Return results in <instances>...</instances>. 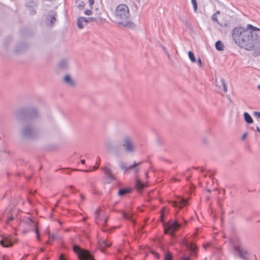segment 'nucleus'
Here are the masks:
<instances>
[{
  "mask_svg": "<svg viewBox=\"0 0 260 260\" xmlns=\"http://www.w3.org/2000/svg\"><path fill=\"white\" fill-rule=\"evenodd\" d=\"M25 115L26 121L20 130L21 137L27 140L38 138L41 135V131L36 122L39 115L38 110L36 108L27 109Z\"/></svg>",
  "mask_w": 260,
  "mask_h": 260,
  "instance_id": "f257e3e1",
  "label": "nucleus"
},
{
  "mask_svg": "<svg viewBox=\"0 0 260 260\" xmlns=\"http://www.w3.org/2000/svg\"><path fill=\"white\" fill-rule=\"evenodd\" d=\"M260 29L248 24L245 28V50L256 57L260 54Z\"/></svg>",
  "mask_w": 260,
  "mask_h": 260,
  "instance_id": "f03ea898",
  "label": "nucleus"
},
{
  "mask_svg": "<svg viewBox=\"0 0 260 260\" xmlns=\"http://www.w3.org/2000/svg\"><path fill=\"white\" fill-rule=\"evenodd\" d=\"M115 13V21L117 24L127 28L135 27L131 19L129 8L126 5L121 4L117 6Z\"/></svg>",
  "mask_w": 260,
  "mask_h": 260,
  "instance_id": "7ed1b4c3",
  "label": "nucleus"
},
{
  "mask_svg": "<svg viewBox=\"0 0 260 260\" xmlns=\"http://www.w3.org/2000/svg\"><path fill=\"white\" fill-rule=\"evenodd\" d=\"M121 146L124 152L133 154L136 151V146L133 137L129 135L124 136L121 141Z\"/></svg>",
  "mask_w": 260,
  "mask_h": 260,
  "instance_id": "20e7f679",
  "label": "nucleus"
},
{
  "mask_svg": "<svg viewBox=\"0 0 260 260\" xmlns=\"http://www.w3.org/2000/svg\"><path fill=\"white\" fill-rule=\"evenodd\" d=\"M231 243L233 247V253L236 257L242 259H244V252L242 242L238 238H233L231 239Z\"/></svg>",
  "mask_w": 260,
  "mask_h": 260,
  "instance_id": "39448f33",
  "label": "nucleus"
},
{
  "mask_svg": "<svg viewBox=\"0 0 260 260\" xmlns=\"http://www.w3.org/2000/svg\"><path fill=\"white\" fill-rule=\"evenodd\" d=\"M232 35L235 44L240 48H243L244 45V27L242 26L235 27L232 31Z\"/></svg>",
  "mask_w": 260,
  "mask_h": 260,
  "instance_id": "423d86ee",
  "label": "nucleus"
},
{
  "mask_svg": "<svg viewBox=\"0 0 260 260\" xmlns=\"http://www.w3.org/2000/svg\"><path fill=\"white\" fill-rule=\"evenodd\" d=\"M164 230L166 234H169L172 238L175 237V232L182 226L177 220H170L168 223L164 222Z\"/></svg>",
  "mask_w": 260,
  "mask_h": 260,
  "instance_id": "0eeeda50",
  "label": "nucleus"
},
{
  "mask_svg": "<svg viewBox=\"0 0 260 260\" xmlns=\"http://www.w3.org/2000/svg\"><path fill=\"white\" fill-rule=\"evenodd\" d=\"M73 251L80 260H95L93 256L88 251L81 248L77 245L73 246Z\"/></svg>",
  "mask_w": 260,
  "mask_h": 260,
  "instance_id": "6e6552de",
  "label": "nucleus"
},
{
  "mask_svg": "<svg viewBox=\"0 0 260 260\" xmlns=\"http://www.w3.org/2000/svg\"><path fill=\"white\" fill-rule=\"evenodd\" d=\"M95 222L102 226V231L104 232L107 230L104 229L103 227L106 226L108 219V216H106L105 212L101 209H98L94 212Z\"/></svg>",
  "mask_w": 260,
  "mask_h": 260,
  "instance_id": "1a4fd4ad",
  "label": "nucleus"
},
{
  "mask_svg": "<svg viewBox=\"0 0 260 260\" xmlns=\"http://www.w3.org/2000/svg\"><path fill=\"white\" fill-rule=\"evenodd\" d=\"M24 223L30 228L32 231H34L37 235V239L40 241L41 239L39 236V232L38 229V223L32 220L30 218H26L23 219Z\"/></svg>",
  "mask_w": 260,
  "mask_h": 260,
  "instance_id": "9d476101",
  "label": "nucleus"
},
{
  "mask_svg": "<svg viewBox=\"0 0 260 260\" xmlns=\"http://www.w3.org/2000/svg\"><path fill=\"white\" fill-rule=\"evenodd\" d=\"M56 17L57 14L55 11H50L45 19L46 25L50 27H53L57 21Z\"/></svg>",
  "mask_w": 260,
  "mask_h": 260,
  "instance_id": "9b49d317",
  "label": "nucleus"
},
{
  "mask_svg": "<svg viewBox=\"0 0 260 260\" xmlns=\"http://www.w3.org/2000/svg\"><path fill=\"white\" fill-rule=\"evenodd\" d=\"M171 204L173 207H179L181 209L188 205V201L181 196H178L176 201L171 202Z\"/></svg>",
  "mask_w": 260,
  "mask_h": 260,
  "instance_id": "f8f14e48",
  "label": "nucleus"
},
{
  "mask_svg": "<svg viewBox=\"0 0 260 260\" xmlns=\"http://www.w3.org/2000/svg\"><path fill=\"white\" fill-rule=\"evenodd\" d=\"M13 237L11 236H3L0 241L1 245L4 247H11L13 245Z\"/></svg>",
  "mask_w": 260,
  "mask_h": 260,
  "instance_id": "ddd939ff",
  "label": "nucleus"
},
{
  "mask_svg": "<svg viewBox=\"0 0 260 260\" xmlns=\"http://www.w3.org/2000/svg\"><path fill=\"white\" fill-rule=\"evenodd\" d=\"M26 6L31 15L35 14V9L37 7L36 0H26Z\"/></svg>",
  "mask_w": 260,
  "mask_h": 260,
  "instance_id": "4468645a",
  "label": "nucleus"
},
{
  "mask_svg": "<svg viewBox=\"0 0 260 260\" xmlns=\"http://www.w3.org/2000/svg\"><path fill=\"white\" fill-rule=\"evenodd\" d=\"M101 169L104 172L107 179L109 180V182L115 180V177L112 174L111 170L110 168L107 167H103Z\"/></svg>",
  "mask_w": 260,
  "mask_h": 260,
  "instance_id": "2eb2a0df",
  "label": "nucleus"
},
{
  "mask_svg": "<svg viewBox=\"0 0 260 260\" xmlns=\"http://www.w3.org/2000/svg\"><path fill=\"white\" fill-rule=\"evenodd\" d=\"M215 83L216 85L219 87L220 89H222V90L225 92L227 91V87L225 84V81L223 78H221L219 81H218L216 78L215 79Z\"/></svg>",
  "mask_w": 260,
  "mask_h": 260,
  "instance_id": "dca6fc26",
  "label": "nucleus"
},
{
  "mask_svg": "<svg viewBox=\"0 0 260 260\" xmlns=\"http://www.w3.org/2000/svg\"><path fill=\"white\" fill-rule=\"evenodd\" d=\"M77 26L80 28H83L85 25L88 24L86 17H80L78 18L77 22Z\"/></svg>",
  "mask_w": 260,
  "mask_h": 260,
  "instance_id": "f3484780",
  "label": "nucleus"
},
{
  "mask_svg": "<svg viewBox=\"0 0 260 260\" xmlns=\"http://www.w3.org/2000/svg\"><path fill=\"white\" fill-rule=\"evenodd\" d=\"M184 243L189 250L195 252L197 250V247L193 243L189 242L188 240H185Z\"/></svg>",
  "mask_w": 260,
  "mask_h": 260,
  "instance_id": "a211bd4d",
  "label": "nucleus"
},
{
  "mask_svg": "<svg viewBox=\"0 0 260 260\" xmlns=\"http://www.w3.org/2000/svg\"><path fill=\"white\" fill-rule=\"evenodd\" d=\"M63 82L68 85L73 87L75 85V81L69 75H66L63 78Z\"/></svg>",
  "mask_w": 260,
  "mask_h": 260,
  "instance_id": "6ab92c4d",
  "label": "nucleus"
},
{
  "mask_svg": "<svg viewBox=\"0 0 260 260\" xmlns=\"http://www.w3.org/2000/svg\"><path fill=\"white\" fill-rule=\"evenodd\" d=\"M147 185L146 183H143L139 179H136L135 186L139 191H141Z\"/></svg>",
  "mask_w": 260,
  "mask_h": 260,
  "instance_id": "aec40b11",
  "label": "nucleus"
},
{
  "mask_svg": "<svg viewBox=\"0 0 260 260\" xmlns=\"http://www.w3.org/2000/svg\"><path fill=\"white\" fill-rule=\"evenodd\" d=\"M99 244L101 250L102 252L104 251L105 248L109 247L111 244V243L106 240H102Z\"/></svg>",
  "mask_w": 260,
  "mask_h": 260,
  "instance_id": "412c9836",
  "label": "nucleus"
},
{
  "mask_svg": "<svg viewBox=\"0 0 260 260\" xmlns=\"http://www.w3.org/2000/svg\"><path fill=\"white\" fill-rule=\"evenodd\" d=\"M131 192V189L129 188H123L119 189L118 194L120 196H123L127 193H129Z\"/></svg>",
  "mask_w": 260,
  "mask_h": 260,
  "instance_id": "4be33fe9",
  "label": "nucleus"
},
{
  "mask_svg": "<svg viewBox=\"0 0 260 260\" xmlns=\"http://www.w3.org/2000/svg\"><path fill=\"white\" fill-rule=\"evenodd\" d=\"M123 218L125 219H128L131 220L132 222H134V219L133 218V214L131 213H126L124 211L121 212Z\"/></svg>",
  "mask_w": 260,
  "mask_h": 260,
  "instance_id": "5701e85b",
  "label": "nucleus"
},
{
  "mask_svg": "<svg viewBox=\"0 0 260 260\" xmlns=\"http://www.w3.org/2000/svg\"><path fill=\"white\" fill-rule=\"evenodd\" d=\"M215 48L218 51L224 50V45L221 41H217L215 43Z\"/></svg>",
  "mask_w": 260,
  "mask_h": 260,
  "instance_id": "b1692460",
  "label": "nucleus"
},
{
  "mask_svg": "<svg viewBox=\"0 0 260 260\" xmlns=\"http://www.w3.org/2000/svg\"><path fill=\"white\" fill-rule=\"evenodd\" d=\"M59 67L62 70H66L68 67V62L66 60H62L59 62Z\"/></svg>",
  "mask_w": 260,
  "mask_h": 260,
  "instance_id": "393cba45",
  "label": "nucleus"
},
{
  "mask_svg": "<svg viewBox=\"0 0 260 260\" xmlns=\"http://www.w3.org/2000/svg\"><path fill=\"white\" fill-rule=\"evenodd\" d=\"M245 121L247 123H252L253 122V119L251 116L246 112H245Z\"/></svg>",
  "mask_w": 260,
  "mask_h": 260,
  "instance_id": "a878e982",
  "label": "nucleus"
},
{
  "mask_svg": "<svg viewBox=\"0 0 260 260\" xmlns=\"http://www.w3.org/2000/svg\"><path fill=\"white\" fill-rule=\"evenodd\" d=\"M188 57H189V59H190V60L192 62H195L196 60V58L194 57V55L193 52L191 51H189L188 53Z\"/></svg>",
  "mask_w": 260,
  "mask_h": 260,
  "instance_id": "bb28decb",
  "label": "nucleus"
},
{
  "mask_svg": "<svg viewBox=\"0 0 260 260\" xmlns=\"http://www.w3.org/2000/svg\"><path fill=\"white\" fill-rule=\"evenodd\" d=\"M142 163V161L139 162H136V161L134 162L133 165H131L127 167L128 171L129 170H133L134 168H135V167H136V165H140Z\"/></svg>",
  "mask_w": 260,
  "mask_h": 260,
  "instance_id": "cd10ccee",
  "label": "nucleus"
},
{
  "mask_svg": "<svg viewBox=\"0 0 260 260\" xmlns=\"http://www.w3.org/2000/svg\"><path fill=\"white\" fill-rule=\"evenodd\" d=\"M165 260H173V257L171 253L170 252L165 253Z\"/></svg>",
  "mask_w": 260,
  "mask_h": 260,
  "instance_id": "c85d7f7f",
  "label": "nucleus"
},
{
  "mask_svg": "<svg viewBox=\"0 0 260 260\" xmlns=\"http://www.w3.org/2000/svg\"><path fill=\"white\" fill-rule=\"evenodd\" d=\"M49 240L46 242V244H50V242L51 241H52L53 240H54L56 239V236L55 235H54V234L50 235L49 233Z\"/></svg>",
  "mask_w": 260,
  "mask_h": 260,
  "instance_id": "c756f323",
  "label": "nucleus"
},
{
  "mask_svg": "<svg viewBox=\"0 0 260 260\" xmlns=\"http://www.w3.org/2000/svg\"><path fill=\"white\" fill-rule=\"evenodd\" d=\"M119 167L121 170L124 171V172L128 171L127 167H126L123 162H121L119 165Z\"/></svg>",
  "mask_w": 260,
  "mask_h": 260,
  "instance_id": "7c9ffc66",
  "label": "nucleus"
},
{
  "mask_svg": "<svg viewBox=\"0 0 260 260\" xmlns=\"http://www.w3.org/2000/svg\"><path fill=\"white\" fill-rule=\"evenodd\" d=\"M191 3L193 6V10L194 12H197V8H198V4L196 0H191Z\"/></svg>",
  "mask_w": 260,
  "mask_h": 260,
  "instance_id": "2f4dec72",
  "label": "nucleus"
},
{
  "mask_svg": "<svg viewBox=\"0 0 260 260\" xmlns=\"http://www.w3.org/2000/svg\"><path fill=\"white\" fill-rule=\"evenodd\" d=\"M85 3L83 2H80L77 5V8L79 10H82L84 8Z\"/></svg>",
  "mask_w": 260,
  "mask_h": 260,
  "instance_id": "473e14b6",
  "label": "nucleus"
},
{
  "mask_svg": "<svg viewBox=\"0 0 260 260\" xmlns=\"http://www.w3.org/2000/svg\"><path fill=\"white\" fill-rule=\"evenodd\" d=\"M212 19L213 21L215 22L216 23L219 24V22H218V20L217 19V16H216V14H213L212 15Z\"/></svg>",
  "mask_w": 260,
  "mask_h": 260,
  "instance_id": "72a5a7b5",
  "label": "nucleus"
},
{
  "mask_svg": "<svg viewBox=\"0 0 260 260\" xmlns=\"http://www.w3.org/2000/svg\"><path fill=\"white\" fill-rule=\"evenodd\" d=\"M86 19L87 20V23H88L89 22H92V21H94L95 22H97L96 19L95 18L92 17H87Z\"/></svg>",
  "mask_w": 260,
  "mask_h": 260,
  "instance_id": "f704fd0d",
  "label": "nucleus"
},
{
  "mask_svg": "<svg viewBox=\"0 0 260 260\" xmlns=\"http://www.w3.org/2000/svg\"><path fill=\"white\" fill-rule=\"evenodd\" d=\"M105 145L107 150H110L112 149V146L110 142H107Z\"/></svg>",
  "mask_w": 260,
  "mask_h": 260,
  "instance_id": "c9c22d12",
  "label": "nucleus"
},
{
  "mask_svg": "<svg viewBox=\"0 0 260 260\" xmlns=\"http://www.w3.org/2000/svg\"><path fill=\"white\" fill-rule=\"evenodd\" d=\"M59 260H69L63 253H61L59 256Z\"/></svg>",
  "mask_w": 260,
  "mask_h": 260,
  "instance_id": "e433bc0d",
  "label": "nucleus"
},
{
  "mask_svg": "<svg viewBox=\"0 0 260 260\" xmlns=\"http://www.w3.org/2000/svg\"><path fill=\"white\" fill-rule=\"evenodd\" d=\"M139 166L140 165H136V167H135V168H134L133 171L135 174H137L139 172V171H140Z\"/></svg>",
  "mask_w": 260,
  "mask_h": 260,
  "instance_id": "4c0bfd02",
  "label": "nucleus"
},
{
  "mask_svg": "<svg viewBox=\"0 0 260 260\" xmlns=\"http://www.w3.org/2000/svg\"><path fill=\"white\" fill-rule=\"evenodd\" d=\"M92 13V12L90 10H86L84 11V14L86 15H91Z\"/></svg>",
  "mask_w": 260,
  "mask_h": 260,
  "instance_id": "58836bf2",
  "label": "nucleus"
},
{
  "mask_svg": "<svg viewBox=\"0 0 260 260\" xmlns=\"http://www.w3.org/2000/svg\"><path fill=\"white\" fill-rule=\"evenodd\" d=\"M203 143L204 145H208L209 144V141L208 139L204 138L203 139Z\"/></svg>",
  "mask_w": 260,
  "mask_h": 260,
  "instance_id": "ea45409f",
  "label": "nucleus"
},
{
  "mask_svg": "<svg viewBox=\"0 0 260 260\" xmlns=\"http://www.w3.org/2000/svg\"><path fill=\"white\" fill-rule=\"evenodd\" d=\"M253 114L254 116H255L256 117L260 118V112H254L253 113Z\"/></svg>",
  "mask_w": 260,
  "mask_h": 260,
  "instance_id": "a19ab883",
  "label": "nucleus"
},
{
  "mask_svg": "<svg viewBox=\"0 0 260 260\" xmlns=\"http://www.w3.org/2000/svg\"><path fill=\"white\" fill-rule=\"evenodd\" d=\"M181 260H190V258L189 256H183L181 257Z\"/></svg>",
  "mask_w": 260,
  "mask_h": 260,
  "instance_id": "79ce46f5",
  "label": "nucleus"
},
{
  "mask_svg": "<svg viewBox=\"0 0 260 260\" xmlns=\"http://www.w3.org/2000/svg\"><path fill=\"white\" fill-rule=\"evenodd\" d=\"M96 166H94L92 167V170L94 171L97 170L99 168V164L96 162Z\"/></svg>",
  "mask_w": 260,
  "mask_h": 260,
  "instance_id": "37998d69",
  "label": "nucleus"
},
{
  "mask_svg": "<svg viewBox=\"0 0 260 260\" xmlns=\"http://www.w3.org/2000/svg\"><path fill=\"white\" fill-rule=\"evenodd\" d=\"M7 222L8 223L9 221H12L14 219V217L13 216H10L8 218Z\"/></svg>",
  "mask_w": 260,
  "mask_h": 260,
  "instance_id": "c03bdc74",
  "label": "nucleus"
},
{
  "mask_svg": "<svg viewBox=\"0 0 260 260\" xmlns=\"http://www.w3.org/2000/svg\"><path fill=\"white\" fill-rule=\"evenodd\" d=\"M198 62L199 65L201 67H202L203 65H202V60H201V58H199L198 59Z\"/></svg>",
  "mask_w": 260,
  "mask_h": 260,
  "instance_id": "a18cd8bd",
  "label": "nucleus"
},
{
  "mask_svg": "<svg viewBox=\"0 0 260 260\" xmlns=\"http://www.w3.org/2000/svg\"><path fill=\"white\" fill-rule=\"evenodd\" d=\"M248 252L245 250V257H244L245 260L246 259V257L248 256Z\"/></svg>",
  "mask_w": 260,
  "mask_h": 260,
  "instance_id": "49530a36",
  "label": "nucleus"
},
{
  "mask_svg": "<svg viewBox=\"0 0 260 260\" xmlns=\"http://www.w3.org/2000/svg\"><path fill=\"white\" fill-rule=\"evenodd\" d=\"M89 3L90 5H92L94 3V1L93 0H89Z\"/></svg>",
  "mask_w": 260,
  "mask_h": 260,
  "instance_id": "de8ad7c7",
  "label": "nucleus"
},
{
  "mask_svg": "<svg viewBox=\"0 0 260 260\" xmlns=\"http://www.w3.org/2000/svg\"><path fill=\"white\" fill-rule=\"evenodd\" d=\"M81 171L84 172H89L91 171V170H81Z\"/></svg>",
  "mask_w": 260,
  "mask_h": 260,
  "instance_id": "09e8293b",
  "label": "nucleus"
},
{
  "mask_svg": "<svg viewBox=\"0 0 260 260\" xmlns=\"http://www.w3.org/2000/svg\"><path fill=\"white\" fill-rule=\"evenodd\" d=\"M160 217H161V219L162 220V221L164 222V214H161Z\"/></svg>",
  "mask_w": 260,
  "mask_h": 260,
  "instance_id": "8fccbe9b",
  "label": "nucleus"
},
{
  "mask_svg": "<svg viewBox=\"0 0 260 260\" xmlns=\"http://www.w3.org/2000/svg\"><path fill=\"white\" fill-rule=\"evenodd\" d=\"M81 162L82 164H84L85 163V160L84 159H82L81 160Z\"/></svg>",
  "mask_w": 260,
  "mask_h": 260,
  "instance_id": "3c124183",
  "label": "nucleus"
},
{
  "mask_svg": "<svg viewBox=\"0 0 260 260\" xmlns=\"http://www.w3.org/2000/svg\"><path fill=\"white\" fill-rule=\"evenodd\" d=\"M256 131L260 133V128H259V127H256Z\"/></svg>",
  "mask_w": 260,
  "mask_h": 260,
  "instance_id": "603ef678",
  "label": "nucleus"
},
{
  "mask_svg": "<svg viewBox=\"0 0 260 260\" xmlns=\"http://www.w3.org/2000/svg\"><path fill=\"white\" fill-rule=\"evenodd\" d=\"M80 197H81V198L82 200H84V196L83 194H81L80 195Z\"/></svg>",
  "mask_w": 260,
  "mask_h": 260,
  "instance_id": "864d4df0",
  "label": "nucleus"
},
{
  "mask_svg": "<svg viewBox=\"0 0 260 260\" xmlns=\"http://www.w3.org/2000/svg\"><path fill=\"white\" fill-rule=\"evenodd\" d=\"M15 51H16V52H19L20 50H19V49H18V47H17V48H16V50H15Z\"/></svg>",
  "mask_w": 260,
  "mask_h": 260,
  "instance_id": "5fc2aeb1",
  "label": "nucleus"
},
{
  "mask_svg": "<svg viewBox=\"0 0 260 260\" xmlns=\"http://www.w3.org/2000/svg\"><path fill=\"white\" fill-rule=\"evenodd\" d=\"M241 140H242V141H244V134H243L242 135V136H241Z\"/></svg>",
  "mask_w": 260,
  "mask_h": 260,
  "instance_id": "6e6d98bb",
  "label": "nucleus"
},
{
  "mask_svg": "<svg viewBox=\"0 0 260 260\" xmlns=\"http://www.w3.org/2000/svg\"><path fill=\"white\" fill-rule=\"evenodd\" d=\"M215 14H216V15L217 14H220V11H216V12Z\"/></svg>",
  "mask_w": 260,
  "mask_h": 260,
  "instance_id": "4d7b16f0",
  "label": "nucleus"
},
{
  "mask_svg": "<svg viewBox=\"0 0 260 260\" xmlns=\"http://www.w3.org/2000/svg\"><path fill=\"white\" fill-rule=\"evenodd\" d=\"M40 251H42V252H43L44 251V248H41L40 249Z\"/></svg>",
  "mask_w": 260,
  "mask_h": 260,
  "instance_id": "13d9d810",
  "label": "nucleus"
},
{
  "mask_svg": "<svg viewBox=\"0 0 260 260\" xmlns=\"http://www.w3.org/2000/svg\"><path fill=\"white\" fill-rule=\"evenodd\" d=\"M155 254L156 255V256L158 258L159 257V254L158 253H155Z\"/></svg>",
  "mask_w": 260,
  "mask_h": 260,
  "instance_id": "bf43d9fd",
  "label": "nucleus"
},
{
  "mask_svg": "<svg viewBox=\"0 0 260 260\" xmlns=\"http://www.w3.org/2000/svg\"><path fill=\"white\" fill-rule=\"evenodd\" d=\"M69 187L71 188V189H73L74 188V186H70Z\"/></svg>",
  "mask_w": 260,
  "mask_h": 260,
  "instance_id": "052dcab7",
  "label": "nucleus"
},
{
  "mask_svg": "<svg viewBox=\"0 0 260 260\" xmlns=\"http://www.w3.org/2000/svg\"><path fill=\"white\" fill-rule=\"evenodd\" d=\"M204 169L203 168L201 170V172H204Z\"/></svg>",
  "mask_w": 260,
  "mask_h": 260,
  "instance_id": "680f3d73",
  "label": "nucleus"
},
{
  "mask_svg": "<svg viewBox=\"0 0 260 260\" xmlns=\"http://www.w3.org/2000/svg\"><path fill=\"white\" fill-rule=\"evenodd\" d=\"M207 191H208L209 192H211L210 190V189H208L207 190Z\"/></svg>",
  "mask_w": 260,
  "mask_h": 260,
  "instance_id": "e2e57ef3",
  "label": "nucleus"
},
{
  "mask_svg": "<svg viewBox=\"0 0 260 260\" xmlns=\"http://www.w3.org/2000/svg\"><path fill=\"white\" fill-rule=\"evenodd\" d=\"M145 175H146V177H147V176H148V173H145Z\"/></svg>",
  "mask_w": 260,
  "mask_h": 260,
  "instance_id": "0e129e2a",
  "label": "nucleus"
},
{
  "mask_svg": "<svg viewBox=\"0 0 260 260\" xmlns=\"http://www.w3.org/2000/svg\"><path fill=\"white\" fill-rule=\"evenodd\" d=\"M192 168L194 169H196V170L198 169V168H196V167H192Z\"/></svg>",
  "mask_w": 260,
  "mask_h": 260,
  "instance_id": "69168bd1",
  "label": "nucleus"
},
{
  "mask_svg": "<svg viewBox=\"0 0 260 260\" xmlns=\"http://www.w3.org/2000/svg\"><path fill=\"white\" fill-rule=\"evenodd\" d=\"M246 135H247V134H246V133H245V134H244V136H245V138H246Z\"/></svg>",
  "mask_w": 260,
  "mask_h": 260,
  "instance_id": "338daca9",
  "label": "nucleus"
},
{
  "mask_svg": "<svg viewBox=\"0 0 260 260\" xmlns=\"http://www.w3.org/2000/svg\"><path fill=\"white\" fill-rule=\"evenodd\" d=\"M258 88L260 90V85L258 86Z\"/></svg>",
  "mask_w": 260,
  "mask_h": 260,
  "instance_id": "774afa93",
  "label": "nucleus"
}]
</instances>
